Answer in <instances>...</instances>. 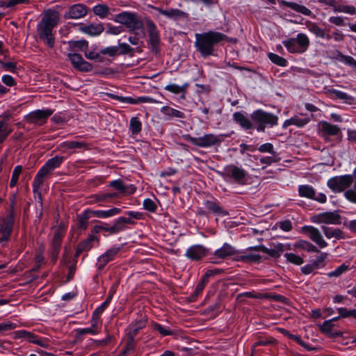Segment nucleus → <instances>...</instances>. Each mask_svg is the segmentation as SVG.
<instances>
[{"mask_svg": "<svg viewBox=\"0 0 356 356\" xmlns=\"http://www.w3.org/2000/svg\"><path fill=\"white\" fill-rule=\"evenodd\" d=\"M195 37V47L203 57L213 55L215 46L227 38L225 34L215 31L196 33Z\"/></svg>", "mask_w": 356, "mask_h": 356, "instance_id": "1", "label": "nucleus"}, {"mask_svg": "<svg viewBox=\"0 0 356 356\" xmlns=\"http://www.w3.org/2000/svg\"><path fill=\"white\" fill-rule=\"evenodd\" d=\"M115 21L124 25L130 33L135 35L138 31L144 33V24L140 17L136 13L124 11L115 16Z\"/></svg>", "mask_w": 356, "mask_h": 356, "instance_id": "2", "label": "nucleus"}, {"mask_svg": "<svg viewBox=\"0 0 356 356\" xmlns=\"http://www.w3.org/2000/svg\"><path fill=\"white\" fill-rule=\"evenodd\" d=\"M64 161L63 156H56L49 159L40 168L34 178L33 186L34 189H39L43 184L46 177L50 175L54 170L58 168Z\"/></svg>", "mask_w": 356, "mask_h": 356, "instance_id": "3", "label": "nucleus"}, {"mask_svg": "<svg viewBox=\"0 0 356 356\" xmlns=\"http://www.w3.org/2000/svg\"><path fill=\"white\" fill-rule=\"evenodd\" d=\"M228 135L220 134L214 135L213 134H205L202 137L194 138L186 134L184 136V139L199 147H209L216 145H219L223 140L224 138Z\"/></svg>", "mask_w": 356, "mask_h": 356, "instance_id": "4", "label": "nucleus"}, {"mask_svg": "<svg viewBox=\"0 0 356 356\" xmlns=\"http://www.w3.org/2000/svg\"><path fill=\"white\" fill-rule=\"evenodd\" d=\"M251 118L253 122L258 124L257 129L258 131L264 132L266 126L273 127L277 124L278 117L273 113L266 112L261 109H258L251 114Z\"/></svg>", "mask_w": 356, "mask_h": 356, "instance_id": "5", "label": "nucleus"}, {"mask_svg": "<svg viewBox=\"0 0 356 356\" xmlns=\"http://www.w3.org/2000/svg\"><path fill=\"white\" fill-rule=\"evenodd\" d=\"M309 40L304 33H298L296 38H290L283 41V44L290 53H303L309 45Z\"/></svg>", "mask_w": 356, "mask_h": 356, "instance_id": "6", "label": "nucleus"}, {"mask_svg": "<svg viewBox=\"0 0 356 356\" xmlns=\"http://www.w3.org/2000/svg\"><path fill=\"white\" fill-rule=\"evenodd\" d=\"M14 207L12 205L10 213L0 218V243L8 241L10 238L14 225Z\"/></svg>", "mask_w": 356, "mask_h": 356, "instance_id": "7", "label": "nucleus"}, {"mask_svg": "<svg viewBox=\"0 0 356 356\" xmlns=\"http://www.w3.org/2000/svg\"><path fill=\"white\" fill-rule=\"evenodd\" d=\"M353 182L351 175L337 176L327 181L328 187L334 193H341L349 188Z\"/></svg>", "mask_w": 356, "mask_h": 356, "instance_id": "8", "label": "nucleus"}, {"mask_svg": "<svg viewBox=\"0 0 356 356\" xmlns=\"http://www.w3.org/2000/svg\"><path fill=\"white\" fill-rule=\"evenodd\" d=\"M64 235L65 227L63 225H59L55 230L50 243L49 253L53 262H56L58 259Z\"/></svg>", "mask_w": 356, "mask_h": 356, "instance_id": "9", "label": "nucleus"}, {"mask_svg": "<svg viewBox=\"0 0 356 356\" xmlns=\"http://www.w3.org/2000/svg\"><path fill=\"white\" fill-rule=\"evenodd\" d=\"M224 176L232 179L236 183L243 185L246 182L247 172L235 165H227L224 169Z\"/></svg>", "mask_w": 356, "mask_h": 356, "instance_id": "10", "label": "nucleus"}, {"mask_svg": "<svg viewBox=\"0 0 356 356\" xmlns=\"http://www.w3.org/2000/svg\"><path fill=\"white\" fill-rule=\"evenodd\" d=\"M67 57L73 67L80 72H87L92 70V65L83 58L81 54L69 53Z\"/></svg>", "mask_w": 356, "mask_h": 356, "instance_id": "11", "label": "nucleus"}, {"mask_svg": "<svg viewBox=\"0 0 356 356\" xmlns=\"http://www.w3.org/2000/svg\"><path fill=\"white\" fill-rule=\"evenodd\" d=\"M146 24L148 29L149 44L152 46V49L155 53H157L158 47L160 42L159 31L156 29V24L152 20L146 19Z\"/></svg>", "mask_w": 356, "mask_h": 356, "instance_id": "12", "label": "nucleus"}, {"mask_svg": "<svg viewBox=\"0 0 356 356\" xmlns=\"http://www.w3.org/2000/svg\"><path fill=\"white\" fill-rule=\"evenodd\" d=\"M302 230L320 248H325L327 245V242L323 239L320 231L317 228L312 226H305L302 228Z\"/></svg>", "mask_w": 356, "mask_h": 356, "instance_id": "13", "label": "nucleus"}, {"mask_svg": "<svg viewBox=\"0 0 356 356\" xmlns=\"http://www.w3.org/2000/svg\"><path fill=\"white\" fill-rule=\"evenodd\" d=\"M88 13V8L86 6L77 3L71 6L68 10L65 13L63 17L65 19H77L85 17Z\"/></svg>", "mask_w": 356, "mask_h": 356, "instance_id": "14", "label": "nucleus"}, {"mask_svg": "<svg viewBox=\"0 0 356 356\" xmlns=\"http://www.w3.org/2000/svg\"><path fill=\"white\" fill-rule=\"evenodd\" d=\"M58 22V13L56 11L48 10L38 29H52L57 25Z\"/></svg>", "mask_w": 356, "mask_h": 356, "instance_id": "15", "label": "nucleus"}, {"mask_svg": "<svg viewBox=\"0 0 356 356\" xmlns=\"http://www.w3.org/2000/svg\"><path fill=\"white\" fill-rule=\"evenodd\" d=\"M53 111L50 109L37 110L30 113L26 116V120L30 123L42 124L46 122L47 119L51 115Z\"/></svg>", "mask_w": 356, "mask_h": 356, "instance_id": "16", "label": "nucleus"}, {"mask_svg": "<svg viewBox=\"0 0 356 356\" xmlns=\"http://www.w3.org/2000/svg\"><path fill=\"white\" fill-rule=\"evenodd\" d=\"M152 8L158 11L160 14L165 16L167 18L177 20L179 19H188V14L177 8H170L167 10L159 7L152 6Z\"/></svg>", "mask_w": 356, "mask_h": 356, "instance_id": "17", "label": "nucleus"}, {"mask_svg": "<svg viewBox=\"0 0 356 356\" xmlns=\"http://www.w3.org/2000/svg\"><path fill=\"white\" fill-rule=\"evenodd\" d=\"M318 222L325 224L339 225L341 223L340 215L337 211L324 212L316 216Z\"/></svg>", "mask_w": 356, "mask_h": 356, "instance_id": "18", "label": "nucleus"}, {"mask_svg": "<svg viewBox=\"0 0 356 356\" xmlns=\"http://www.w3.org/2000/svg\"><path fill=\"white\" fill-rule=\"evenodd\" d=\"M207 254L206 248L201 245L190 247L186 252V256L191 260L197 261Z\"/></svg>", "mask_w": 356, "mask_h": 356, "instance_id": "19", "label": "nucleus"}, {"mask_svg": "<svg viewBox=\"0 0 356 356\" xmlns=\"http://www.w3.org/2000/svg\"><path fill=\"white\" fill-rule=\"evenodd\" d=\"M120 248H111L107 250L104 254L101 255L98 259L97 268L102 270L104 266L118 253Z\"/></svg>", "mask_w": 356, "mask_h": 356, "instance_id": "20", "label": "nucleus"}, {"mask_svg": "<svg viewBox=\"0 0 356 356\" xmlns=\"http://www.w3.org/2000/svg\"><path fill=\"white\" fill-rule=\"evenodd\" d=\"M238 253L234 247L228 243H225L222 248L216 250L214 255L216 257L225 259L232 256H235Z\"/></svg>", "mask_w": 356, "mask_h": 356, "instance_id": "21", "label": "nucleus"}, {"mask_svg": "<svg viewBox=\"0 0 356 356\" xmlns=\"http://www.w3.org/2000/svg\"><path fill=\"white\" fill-rule=\"evenodd\" d=\"M319 129L323 136H337L340 132V129L335 124H332L327 122H321Z\"/></svg>", "mask_w": 356, "mask_h": 356, "instance_id": "22", "label": "nucleus"}, {"mask_svg": "<svg viewBox=\"0 0 356 356\" xmlns=\"http://www.w3.org/2000/svg\"><path fill=\"white\" fill-rule=\"evenodd\" d=\"M79 30L91 36H95L101 34L104 31V28L103 24L100 23L90 24L89 25L81 26Z\"/></svg>", "mask_w": 356, "mask_h": 356, "instance_id": "23", "label": "nucleus"}, {"mask_svg": "<svg viewBox=\"0 0 356 356\" xmlns=\"http://www.w3.org/2000/svg\"><path fill=\"white\" fill-rule=\"evenodd\" d=\"M134 221L131 218L120 217L115 224L109 227L110 234H116L125 229L127 224H134Z\"/></svg>", "mask_w": 356, "mask_h": 356, "instance_id": "24", "label": "nucleus"}, {"mask_svg": "<svg viewBox=\"0 0 356 356\" xmlns=\"http://www.w3.org/2000/svg\"><path fill=\"white\" fill-rule=\"evenodd\" d=\"M334 323L332 320L325 321L323 324L319 325L320 330L322 333L328 335L330 337H336L341 335L340 332L334 331Z\"/></svg>", "mask_w": 356, "mask_h": 356, "instance_id": "25", "label": "nucleus"}, {"mask_svg": "<svg viewBox=\"0 0 356 356\" xmlns=\"http://www.w3.org/2000/svg\"><path fill=\"white\" fill-rule=\"evenodd\" d=\"M38 33L40 38L49 47L52 48L54 47L55 39L52 33V29H38Z\"/></svg>", "mask_w": 356, "mask_h": 356, "instance_id": "26", "label": "nucleus"}, {"mask_svg": "<svg viewBox=\"0 0 356 356\" xmlns=\"http://www.w3.org/2000/svg\"><path fill=\"white\" fill-rule=\"evenodd\" d=\"M310 121L309 118H302L298 115H295L290 119L284 121L282 127L286 128L290 125H296L298 127H302Z\"/></svg>", "mask_w": 356, "mask_h": 356, "instance_id": "27", "label": "nucleus"}, {"mask_svg": "<svg viewBox=\"0 0 356 356\" xmlns=\"http://www.w3.org/2000/svg\"><path fill=\"white\" fill-rule=\"evenodd\" d=\"M233 118L245 129H251L253 127L252 122L241 112L234 113Z\"/></svg>", "mask_w": 356, "mask_h": 356, "instance_id": "28", "label": "nucleus"}, {"mask_svg": "<svg viewBox=\"0 0 356 356\" xmlns=\"http://www.w3.org/2000/svg\"><path fill=\"white\" fill-rule=\"evenodd\" d=\"M284 4L286 7H288L298 13H300L304 15L309 16L312 15V11L309 8H307V7H305L302 5L298 4L295 2H288V1H284Z\"/></svg>", "mask_w": 356, "mask_h": 356, "instance_id": "29", "label": "nucleus"}, {"mask_svg": "<svg viewBox=\"0 0 356 356\" xmlns=\"http://www.w3.org/2000/svg\"><path fill=\"white\" fill-rule=\"evenodd\" d=\"M322 229L325 236L327 238H335L337 239H339L343 238V232L338 228L334 229L332 227L323 226Z\"/></svg>", "mask_w": 356, "mask_h": 356, "instance_id": "30", "label": "nucleus"}, {"mask_svg": "<svg viewBox=\"0 0 356 356\" xmlns=\"http://www.w3.org/2000/svg\"><path fill=\"white\" fill-rule=\"evenodd\" d=\"M298 193L300 197H307L309 199L315 198L316 191L312 186L301 185L298 188Z\"/></svg>", "mask_w": 356, "mask_h": 356, "instance_id": "31", "label": "nucleus"}, {"mask_svg": "<svg viewBox=\"0 0 356 356\" xmlns=\"http://www.w3.org/2000/svg\"><path fill=\"white\" fill-rule=\"evenodd\" d=\"M206 207L209 209L211 212L221 216H227L229 213L224 210L218 203L212 201H207Z\"/></svg>", "mask_w": 356, "mask_h": 356, "instance_id": "32", "label": "nucleus"}, {"mask_svg": "<svg viewBox=\"0 0 356 356\" xmlns=\"http://www.w3.org/2000/svg\"><path fill=\"white\" fill-rule=\"evenodd\" d=\"M188 83H184L182 86H178L175 83H170L169 85H167L165 87V90H168L170 92H172L174 94H179V93H183L184 94L186 92V90L188 87ZM182 98H184V95H182Z\"/></svg>", "mask_w": 356, "mask_h": 356, "instance_id": "33", "label": "nucleus"}, {"mask_svg": "<svg viewBox=\"0 0 356 356\" xmlns=\"http://www.w3.org/2000/svg\"><path fill=\"white\" fill-rule=\"evenodd\" d=\"M294 247L296 248L302 249L309 252H319L318 248L315 245H314L312 243H309V241H303V240L297 241L294 244Z\"/></svg>", "mask_w": 356, "mask_h": 356, "instance_id": "34", "label": "nucleus"}, {"mask_svg": "<svg viewBox=\"0 0 356 356\" xmlns=\"http://www.w3.org/2000/svg\"><path fill=\"white\" fill-rule=\"evenodd\" d=\"M121 211L120 209L113 208L108 211H91L90 213H92L95 216L98 218H108L119 213Z\"/></svg>", "mask_w": 356, "mask_h": 356, "instance_id": "35", "label": "nucleus"}, {"mask_svg": "<svg viewBox=\"0 0 356 356\" xmlns=\"http://www.w3.org/2000/svg\"><path fill=\"white\" fill-rule=\"evenodd\" d=\"M284 251V245L282 243H277L274 245L273 248L268 249L266 248V250H264V253H266L274 258H278Z\"/></svg>", "mask_w": 356, "mask_h": 356, "instance_id": "36", "label": "nucleus"}, {"mask_svg": "<svg viewBox=\"0 0 356 356\" xmlns=\"http://www.w3.org/2000/svg\"><path fill=\"white\" fill-rule=\"evenodd\" d=\"M95 240H98L95 236L90 235L86 239L80 242L77 246L80 248L83 252L89 251L92 248L93 242Z\"/></svg>", "mask_w": 356, "mask_h": 356, "instance_id": "37", "label": "nucleus"}, {"mask_svg": "<svg viewBox=\"0 0 356 356\" xmlns=\"http://www.w3.org/2000/svg\"><path fill=\"white\" fill-rule=\"evenodd\" d=\"M90 213V210H86L82 214L78 216V228L81 229H86L88 227Z\"/></svg>", "mask_w": 356, "mask_h": 356, "instance_id": "38", "label": "nucleus"}, {"mask_svg": "<svg viewBox=\"0 0 356 356\" xmlns=\"http://www.w3.org/2000/svg\"><path fill=\"white\" fill-rule=\"evenodd\" d=\"M161 112L168 116L175 117L178 118H184L185 115L183 112L179 111L178 110L174 109L169 106H163L161 108Z\"/></svg>", "mask_w": 356, "mask_h": 356, "instance_id": "39", "label": "nucleus"}, {"mask_svg": "<svg viewBox=\"0 0 356 356\" xmlns=\"http://www.w3.org/2000/svg\"><path fill=\"white\" fill-rule=\"evenodd\" d=\"M93 12L101 18H105L109 15V8L105 4H99L93 8Z\"/></svg>", "mask_w": 356, "mask_h": 356, "instance_id": "40", "label": "nucleus"}, {"mask_svg": "<svg viewBox=\"0 0 356 356\" xmlns=\"http://www.w3.org/2000/svg\"><path fill=\"white\" fill-rule=\"evenodd\" d=\"M68 44L71 49V51H72L73 49H76L78 50L83 51L85 49L88 48V42L85 40H76V41H70L68 42Z\"/></svg>", "mask_w": 356, "mask_h": 356, "instance_id": "41", "label": "nucleus"}, {"mask_svg": "<svg viewBox=\"0 0 356 356\" xmlns=\"http://www.w3.org/2000/svg\"><path fill=\"white\" fill-rule=\"evenodd\" d=\"M268 56L271 62H273V63H275L279 66L284 67L287 64V60L285 58H284L283 57H281L275 54L269 53Z\"/></svg>", "mask_w": 356, "mask_h": 356, "instance_id": "42", "label": "nucleus"}, {"mask_svg": "<svg viewBox=\"0 0 356 356\" xmlns=\"http://www.w3.org/2000/svg\"><path fill=\"white\" fill-rule=\"evenodd\" d=\"M146 325V321L141 319L138 321L135 325H132L130 331L129 332L128 336L134 337L137 334L138 330L144 327Z\"/></svg>", "mask_w": 356, "mask_h": 356, "instance_id": "43", "label": "nucleus"}, {"mask_svg": "<svg viewBox=\"0 0 356 356\" xmlns=\"http://www.w3.org/2000/svg\"><path fill=\"white\" fill-rule=\"evenodd\" d=\"M306 26L309 31L315 34L317 37L321 38V36H323L324 29L320 28L316 23L307 22Z\"/></svg>", "mask_w": 356, "mask_h": 356, "instance_id": "44", "label": "nucleus"}, {"mask_svg": "<svg viewBox=\"0 0 356 356\" xmlns=\"http://www.w3.org/2000/svg\"><path fill=\"white\" fill-rule=\"evenodd\" d=\"M327 254L325 252L321 253L316 259L314 260L312 263V265L314 266L315 269L320 268L323 267L325 264V260L327 258Z\"/></svg>", "mask_w": 356, "mask_h": 356, "instance_id": "45", "label": "nucleus"}, {"mask_svg": "<svg viewBox=\"0 0 356 356\" xmlns=\"http://www.w3.org/2000/svg\"><path fill=\"white\" fill-rule=\"evenodd\" d=\"M284 257L286 259V260L291 263V264H296V265H300L302 264H303V259L293 254V253H286L284 254Z\"/></svg>", "mask_w": 356, "mask_h": 356, "instance_id": "46", "label": "nucleus"}, {"mask_svg": "<svg viewBox=\"0 0 356 356\" xmlns=\"http://www.w3.org/2000/svg\"><path fill=\"white\" fill-rule=\"evenodd\" d=\"M22 171V167L21 165L16 166L13 172L12 177L10 181V187H13L16 185L19 177Z\"/></svg>", "mask_w": 356, "mask_h": 356, "instance_id": "47", "label": "nucleus"}, {"mask_svg": "<svg viewBox=\"0 0 356 356\" xmlns=\"http://www.w3.org/2000/svg\"><path fill=\"white\" fill-rule=\"evenodd\" d=\"M141 122L137 118H132L130 122V129L133 134H137L141 131Z\"/></svg>", "mask_w": 356, "mask_h": 356, "instance_id": "48", "label": "nucleus"}, {"mask_svg": "<svg viewBox=\"0 0 356 356\" xmlns=\"http://www.w3.org/2000/svg\"><path fill=\"white\" fill-rule=\"evenodd\" d=\"M261 257L259 254H248V255H237L236 257L234 258L236 261H259Z\"/></svg>", "mask_w": 356, "mask_h": 356, "instance_id": "49", "label": "nucleus"}, {"mask_svg": "<svg viewBox=\"0 0 356 356\" xmlns=\"http://www.w3.org/2000/svg\"><path fill=\"white\" fill-rule=\"evenodd\" d=\"M348 269V266L343 264L340 266H339L337 268H336L334 270L327 273V276L330 277H339L342 273L346 272Z\"/></svg>", "mask_w": 356, "mask_h": 356, "instance_id": "50", "label": "nucleus"}, {"mask_svg": "<svg viewBox=\"0 0 356 356\" xmlns=\"http://www.w3.org/2000/svg\"><path fill=\"white\" fill-rule=\"evenodd\" d=\"M63 147H66L67 149H76V148H82L86 146V144L83 142L78 141H70V142H64L61 144Z\"/></svg>", "mask_w": 356, "mask_h": 356, "instance_id": "51", "label": "nucleus"}, {"mask_svg": "<svg viewBox=\"0 0 356 356\" xmlns=\"http://www.w3.org/2000/svg\"><path fill=\"white\" fill-rule=\"evenodd\" d=\"M119 47L117 46L108 47L102 49L100 53L104 55H108L109 56L114 57L118 55Z\"/></svg>", "mask_w": 356, "mask_h": 356, "instance_id": "52", "label": "nucleus"}, {"mask_svg": "<svg viewBox=\"0 0 356 356\" xmlns=\"http://www.w3.org/2000/svg\"><path fill=\"white\" fill-rule=\"evenodd\" d=\"M153 329L154 330L158 331L163 336H168L172 334V332L170 329L163 327V325L157 323H153Z\"/></svg>", "mask_w": 356, "mask_h": 356, "instance_id": "53", "label": "nucleus"}, {"mask_svg": "<svg viewBox=\"0 0 356 356\" xmlns=\"http://www.w3.org/2000/svg\"><path fill=\"white\" fill-rule=\"evenodd\" d=\"M143 207L148 211L155 212L157 209V205L154 200L147 198L143 201Z\"/></svg>", "mask_w": 356, "mask_h": 356, "instance_id": "54", "label": "nucleus"}, {"mask_svg": "<svg viewBox=\"0 0 356 356\" xmlns=\"http://www.w3.org/2000/svg\"><path fill=\"white\" fill-rule=\"evenodd\" d=\"M10 132L11 130L8 129L7 124L0 121V143L6 139Z\"/></svg>", "mask_w": 356, "mask_h": 356, "instance_id": "55", "label": "nucleus"}, {"mask_svg": "<svg viewBox=\"0 0 356 356\" xmlns=\"http://www.w3.org/2000/svg\"><path fill=\"white\" fill-rule=\"evenodd\" d=\"M113 293L114 291H110L109 294L106 300L98 308L96 309L95 311L97 312V314H102L107 307L113 298Z\"/></svg>", "mask_w": 356, "mask_h": 356, "instance_id": "56", "label": "nucleus"}, {"mask_svg": "<svg viewBox=\"0 0 356 356\" xmlns=\"http://www.w3.org/2000/svg\"><path fill=\"white\" fill-rule=\"evenodd\" d=\"M332 94L335 95L338 99L344 100L346 102L350 104L351 101L353 100V98L347 95L346 93L338 91V90H332Z\"/></svg>", "mask_w": 356, "mask_h": 356, "instance_id": "57", "label": "nucleus"}, {"mask_svg": "<svg viewBox=\"0 0 356 356\" xmlns=\"http://www.w3.org/2000/svg\"><path fill=\"white\" fill-rule=\"evenodd\" d=\"M119 49H120V52H118V54H131L134 51V49L131 47L127 43H120L118 45Z\"/></svg>", "mask_w": 356, "mask_h": 356, "instance_id": "58", "label": "nucleus"}, {"mask_svg": "<svg viewBox=\"0 0 356 356\" xmlns=\"http://www.w3.org/2000/svg\"><path fill=\"white\" fill-rule=\"evenodd\" d=\"M29 1V0H8L6 1L2 2L1 6L6 8H10L17 4L26 3Z\"/></svg>", "mask_w": 356, "mask_h": 356, "instance_id": "59", "label": "nucleus"}, {"mask_svg": "<svg viewBox=\"0 0 356 356\" xmlns=\"http://www.w3.org/2000/svg\"><path fill=\"white\" fill-rule=\"evenodd\" d=\"M110 186L122 193L126 192V188L120 179L114 180L111 182Z\"/></svg>", "mask_w": 356, "mask_h": 356, "instance_id": "60", "label": "nucleus"}, {"mask_svg": "<svg viewBox=\"0 0 356 356\" xmlns=\"http://www.w3.org/2000/svg\"><path fill=\"white\" fill-rule=\"evenodd\" d=\"M280 228L284 232H289L292 229V224L291 220H285L280 221L277 223Z\"/></svg>", "mask_w": 356, "mask_h": 356, "instance_id": "61", "label": "nucleus"}, {"mask_svg": "<svg viewBox=\"0 0 356 356\" xmlns=\"http://www.w3.org/2000/svg\"><path fill=\"white\" fill-rule=\"evenodd\" d=\"M1 65L7 71L14 72L17 70V63L14 62H1Z\"/></svg>", "mask_w": 356, "mask_h": 356, "instance_id": "62", "label": "nucleus"}, {"mask_svg": "<svg viewBox=\"0 0 356 356\" xmlns=\"http://www.w3.org/2000/svg\"><path fill=\"white\" fill-rule=\"evenodd\" d=\"M338 312H339V316H341V317H348L350 316L356 317V310L348 311L346 308H339Z\"/></svg>", "mask_w": 356, "mask_h": 356, "instance_id": "63", "label": "nucleus"}, {"mask_svg": "<svg viewBox=\"0 0 356 356\" xmlns=\"http://www.w3.org/2000/svg\"><path fill=\"white\" fill-rule=\"evenodd\" d=\"M85 56L90 60H95L99 62L103 61V58L95 51H86Z\"/></svg>", "mask_w": 356, "mask_h": 356, "instance_id": "64", "label": "nucleus"}]
</instances>
